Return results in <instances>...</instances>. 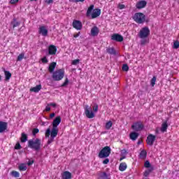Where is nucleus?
Returning a JSON list of instances; mask_svg holds the SVG:
<instances>
[{"label":"nucleus","mask_w":179,"mask_h":179,"mask_svg":"<svg viewBox=\"0 0 179 179\" xmlns=\"http://www.w3.org/2000/svg\"><path fill=\"white\" fill-rule=\"evenodd\" d=\"M118 8L120 9H124L125 8V5H124V4H119Z\"/></svg>","instance_id":"nucleus-50"},{"label":"nucleus","mask_w":179,"mask_h":179,"mask_svg":"<svg viewBox=\"0 0 179 179\" xmlns=\"http://www.w3.org/2000/svg\"><path fill=\"white\" fill-rule=\"evenodd\" d=\"M145 22H149V20H145Z\"/></svg>","instance_id":"nucleus-61"},{"label":"nucleus","mask_w":179,"mask_h":179,"mask_svg":"<svg viewBox=\"0 0 179 179\" xmlns=\"http://www.w3.org/2000/svg\"><path fill=\"white\" fill-rule=\"evenodd\" d=\"M167 128H169V124L167 123V121H165L162 124L161 131L162 132H166L167 131Z\"/></svg>","instance_id":"nucleus-21"},{"label":"nucleus","mask_w":179,"mask_h":179,"mask_svg":"<svg viewBox=\"0 0 179 179\" xmlns=\"http://www.w3.org/2000/svg\"><path fill=\"white\" fill-rule=\"evenodd\" d=\"M130 139H131V141H136V139H138V136H139V133L133 131L130 134Z\"/></svg>","instance_id":"nucleus-22"},{"label":"nucleus","mask_w":179,"mask_h":179,"mask_svg":"<svg viewBox=\"0 0 179 179\" xmlns=\"http://www.w3.org/2000/svg\"><path fill=\"white\" fill-rule=\"evenodd\" d=\"M41 90V85H36L30 89V92H34V93H38Z\"/></svg>","instance_id":"nucleus-23"},{"label":"nucleus","mask_w":179,"mask_h":179,"mask_svg":"<svg viewBox=\"0 0 179 179\" xmlns=\"http://www.w3.org/2000/svg\"><path fill=\"white\" fill-rule=\"evenodd\" d=\"M111 40L117 41V43H122V41H124V36L119 34H113L111 36Z\"/></svg>","instance_id":"nucleus-8"},{"label":"nucleus","mask_w":179,"mask_h":179,"mask_svg":"<svg viewBox=\"0 0 179 179\" xmlns=\"http://www.w3.org/2000/svg\"><path fill=\"white\" fill-rule=\"evenodd\" d=\"M146 156H148V152H146V150H143L140 152V157H141V159H146Z\"/></svg>","instance_id":"nucleus-27"},{"label":"nucleus","mask_w":179,"mask_h":179,"mask_svg":"<svg viewBox=\"0 0 179 179\" xmlns=\"http://www.w3.org/2000/svg\"><path fill=\"white\" fill-rule=\"evenodd\" d=\"M80 61V60L79 59H75V60H73V61L72 62V64H73V65H78V64H79Z\"/></svg>","instance_id":"nucleus-46"},{"label":"nucleus","mask_w":179,"mask_h":179,"mask_svg":"<svg viewBox=\"0 0 179 179\" xmlns=\"http://www.w3.org/2000/svg\"><path fill=\"white\" fill-rule=\"evenodd\" d=\"M155 141H156V136L153 134H150L147 137V143L149 146H153V143H155Z\"/></svg>","instance_id":"nucleus-10"},{"label":"nucleus","mask_w":179,"mask_h":179,"mask_svg":"<svg viewBox=\"0 0 179 179\" xmlns=\"http://www.w3.org/2000/svg\"><path fill=\"white\" fill-rule=\"evenodd\" d=\"M93 111L94 113H97V111H99V105H97V103H95L93 107Z\"/></svg>","instance_id":"nucleus-37"},{"label":"nucleus","mask_w":179,"mask_h":179,"mask_svg":"<svg viewBox=\"0 0 179 179\" xmlns=\"http://www.w3.org/2000/svg\"><path fill=\"white\" fill-rule=\"evenodd\" d=\"M11 176L13 177H15V178H19L20 173H19V172L16 171H13L11 172Z\"/></svg>","instance_id":"nucleus-32"},{"label":"nucleus","mask_w":179,"mask_h":179,"mask_svg":"<svg viewBox=\"0 0 179 179\" xmlns=\"http://www.w3.org/2000/svg\"><path fill=\"white\" fill-rule=\"evenodd\" d=\"M113 127V122L108 121L106 124V129H110Z\"/></svg>","instance_id":"nucleus-33"},{"label":"nucleus","mask_w":179,"mask_h":179,"mask_svg":"<svg viewBox=\"0 0 179 179\" xmlns=\"http://www.w3.org/2000/svg\"><path fill=\"white\" fill-rule=\"evenodd\" d=\"M146 5H148V2H146V1H141L136 4V7L137 9H143V8H145Z\"/></svg>","instance_id":"nucleus-16"},{"label":"nucleus","mask_w":179,"mask_h":179,"mask_svg":"<svg viewBox=\"0 0 179 179\" xmlns=\"http://www.w3.org/2000/svg\"><path fill=\"white\" fill-rule=\"evenodd\" d=\"M146 18V15L143 13H136L133 16V20L136 22V23H138V24H142L145 23V20Z\"/></svg>","instance_id":"nucleus-4"},{"label":"nucleus","mask_w":179,"mask_h":179,"mask_svg":"<svg viewBox=\"0 0 179 179\" xmlns=\"http://www.w3.org/2000/svg\"><path fill=\"white\" fill-rule=\"evenodd\" d=\"M15 149L16 150H20V149H22V145H20V143H17L15 146Z\"/></svg>","instance_id":"nucleus-43"},{"label":"nucleus","mask_w":179,"mask_h":179,"mask_svg":"<svg viewBox=\"0 0 179 179\" xmlns=\"http://www.w3.org/2000/svg\"><path fill=\"white\" fill-rule=\"evenodd\" d=\"M106 52L110 54V55H117V51L114 48H108L106 49Z\"/></svg>","instance_id":"nucleus-20"},{"label":"nucleus","mask_w":179,"mask_h":179,"mask_svg":"<svg viewBox=\"0 0 179 179\" xmlns=\"http://www.w3.org/2000/svg\"><path fill=\"white\" fill-rule=\"evenodd\" d=\"M62 179H71L72 173L69 171H64L62 175Z\"/></svg>","instance_id":"nucleus-18"},{"label":"nucleus","mask_w":179,"mask_h":179,"mask_svg":"<svg viewBox=\"0 0 179 179\" xmlns=\"http://www.w3.org/2000/svg\"><path fill=\"white\" fill-rule=\"evenodd\" d=\"M69 83V80L68 78H66L64 83L62 85V87H65V86H68Z\"/></svg>","instance_id":"nucleus-42"},{"label":"nucleus","mask_w":179,"mask_h":179,"mask_svg":"<svg viewBox=\"0 0 179 179\" xmlns=\"http://www.w3.org/2000/svg\"><path fill=\"white\" fill-rule=\"evenodd\" d=\"M18 169L20 171H26V170H27V166H26L24 164H22L19 166Z\"/></svg>","instance_id":"nucleus-30"},{"label":"nucleus","mask_w":179,"mask_h":179,"mask_svg":"<svg viewBox=\"0 0 179 179\" xmlns=\"http://www.w3.org/2000/svg\"><path fill=\"white\" fill-rule=\"evenodd\" d=\"M61 124V116H57L52 122V129L48 128L45 133V138H50L48 141V145H50L54 142L55 138L58 135V125Z\"/></svg>","instance_id":"nucleus-1"},{"label":"nucleus","mask_w":179,"mask_h":179,"mask_svg":"<svg viewBox=\"0 0 179 179\" xmlns=\"http://www.w3.org/2000/svg\"><path fill=\"white\" fill-rule=\"evenodd\" d=\"M30 1H37V0H30Z\"/></svg>","instance_id":"nucleus-62"},{"label":"nucleus","mask_w":179,"mask_h":179,"mask_svg":"<svg viewBox=\"0 0 179 179\" xmlns=\"http://www.w3.org/2000/svg\"><path fill=\"white\" fill-rule=\"evenodd\" d=\"M144 167H145V169H150V167H152V164H150V162L147 160L144 163Z\"/></svg>","instance_id":"nucleus-34"},{"label":"nucleus","mask_w":179,"mask_h":179,"mask_svg":"<svg viewBox=\"0 0 179 179\" xmlns=\"http://www.w3.org/2000/svg\"><path fill=\"white\" fill-rule=\"evenodd\" d=\"M64 76H65V70L59 69L52 73V78L55 82H59V80L64 79Z\"/></svg>","instance_id":"nucleus-3"},{"label":"nucleus","mask_w":179,"mask_h":179,"mask_svg":"<svg viewBox=\"0 0 179 179\" xmlns=\"http://www.w3.org/2000/svg\"><path fill=\"white\" fill-rule=\"evenodd\" d=\"M110 155H111V148H110V146H106L101 149L98 156L99 159H106V157H108Z\"/></svg>","instance_id":"nucleus-5"},{"label":"nucleus","mask_w":179,"mask_h":179,"mask_svg":"<svg viewBox=\"0 0 179 179\" xmlns=\"http://www.w3.org/2000/svg\"><path fill=\"white\" fill-rule=\"evenodd\" d=\"M99 32H100V30H99V27L96 26L93 27L91 29V35L93 37H96V36H98Z\"/></svg>","instance_id":"nucleus-17"},{"label":"nucleus","mask_w":179,"mask_h":179,"mask_svg":"<svg viewBox=\"0 0 179 179\" xmlns=\"http://www.w3.org/2000/svg\"><path fill=\"white\" fill-rule=\"evenodd\" d=\"M33 163H34V160H32V161H29L28 163H27V164H28V166H31V164H33Z\"/></svg>","instance_id":"nucleus-54"},{"label":"nucleus","mask_w":179,"mask_h":179,"mask_svg":"<svg viewBox=\"0 0 179 179\" xmlns=\"http://www.w3.org/2000/svg\"><path fill=\"white\" fill-rule=\"evenodd\" d=\"M108 179H110V178H108Z\"/></svg>","instance_id":"nucleus-63"},{"label":"nucleus","mask_w":179,"mask_h":179,"mask_svg":"<svg viewBox=\"0 0 179 179\" xmlns=\"http://www.w3.org/2000/svg\"><path fill=\"white\" fill-rule=\"evenodd\" d=\"M150 34V29H149V27H145L140 31L139 37L140 38H146V37H148Z\"/></svg>","instance_id":"nucleus-7"},{"label":"nucleus","mask_w":179,"mask_h":179,"mask_svg":"<svg viewBox=\"0 0 179 179\" xmlns=\"http://www.w3.org/2000/svg\"><path fill=\"white\" fill-rule=\"evenodd\" d=\"M100 177L101 178L108 179V175L106 172H103Z\"/></svg>","instance_id":"nucleus-40"},{"label":"nucleus","mask_w":179,"mask_h":179,"mask_svg":"<svg viewBox=\"0 0 179 179\" xmlns=\"http://www.w3.org/2000/svg\"><path fill=\"white\" fill-rule=\"evenodd\" d=\"M51 110V108H50V106H47L46 107H45V111H50Z\"/></svg>","instance_id":"nucleus-52"},{"label":"nucleus","mask_w":179,"mask_h":179,"mask_svg":"<svg viewBox=\"0 0 179 179\" xmlns=\"http://www.w3.org/2000/svg\"><path fill=\"white\" fill-rule=\"evenodd\" d=\"M127 164L125 162H122L119 166V170L120 171H125L127 170Z\"/></svg>","instance_id":"nucleus-24"},{"label":"nucleus","mask_w":179,"mask_h":179,"mask_svg":"<svg viewBox=\"0 0 179 179\" xmlns=\"http://www.w3.org/2000/svg\"><path fill=\"white\" fill-rule=\"evenodd\" d=\"M4 75L6 76V80H9L12 78V73L8 71L4 70Z\"/></svg>","instance_id":"nucleus-26"},{"label":"nucleus","mask_w":179,"mask_h":179,"mask_svg":"<svg viewBox=\"0 0 179 179\" xmlns=\"http://www.w3.org/2000/svg\"><path fill=\"white\" fill-rule=\"evenodd\" d=\"M38 132H40V130L38 129H37V128H35L32 131V135L34 136H36V135H37V134H38Z\"/></svg>","instance_id":"nucleus-38"},{"label":"nucleus","mask_w":179,"mask_h":179,"mask_svg":"<svg viewBox=\"0 0 179 179\" xmlns=\"http://www.w3.org/2000/svg\"><path fill=\"white\" fill-rule=\"evenodd\" d=\"M108 163H110V159L108 158H106L103 161V164H108Z\"/></svg>","instance_id":"nucleus-47"},{"label":"nucleus","mask_w":179,"mask_h":179,"mask_svg":"<svg viewBox=\"0 0 179 179\" xmlns=\"http://www.w3.org/2000/svg\"><path fill=\"white\" fill-rule=\"evenodd\" d=\"M41 62H43V64H48V59H47V57H44L43 58H42Z\"/></svg>","instance_id":"nucleus-45"},{"label":"nucleus","mask_w":179,"mask_h":179,"mask_svg":"<svg viewBox=\"0 0 179 179\" xmlns=\"http://www.w3.org/2000/svg\"><path fill=\"white\" fill-rule=\"evenodd\" d=\"M141 143H142V141H141V140H140V141H138L137 142V145H141Z\"/></svg>","instance_id":"nucleus-59"},{"label":"nucleus","mask_w":179,"mask_h":179,"mask_svg":"<svg viewBox=\"0 0 179 179\" xmlns=\"http://www.w3.org/2000/svg\"><path fill=\"white\" fill-rule=\"evenodd\" d=\"M17 2H19V0H10V3H11L12 5H15V3H17Z\"/></svg>","instance_id":"nucleus-48"},{"label":"nucleus","mask_w":179,"mask_h":179,"mask_svg":"<svg viewBox=\"0 0 179 179\" xmlns=\"http://www.w3.org/2000/svg\"><path fill=\"white\" fill-rule=\"evenodd\" d=\"M127 157V155H122V157L120 159V161L121 162V160H124V159H125Z\"/></svg>","instance_id":"nucleus-56"},{"label":"nucleus","mask_w":179,"mask_h":179,"mask_svg":"<svg viewBox=\"0 0 179 179\" xmlns=\"http://www.w3.org/2000/svg\"><path fill=\"white\" fill-rule=\"evenodd\" d=\"M45 2L47 3H52V2H54V0H45Z\"/></svg>","instance_id":"nucleus-55"},{"label":"nucleus","mask_w":179,"mask_h":179,"mask_svg":"<svg viewBox=\"0 0 179 179\" xmlns=\"http://www.w3.org/2000/svg\"><path fill=\"white\" fill-rule=\"evenodd\" d=\"M122 71H124V72H128V71H129V66H128V64H123Z\"/></svg>","instance_id":"nucleus-36"},{"label":"nucleus","mask_w":179,"mask_h":179,"mask_svg":"<svg viewBox=\"0 0 179 179\" xmlns=\"http://www.w3.org/2000/svg\"><path fill=\"white\" fill-rule=\"evenodd\" d=\"M73 27L76 30H82V22L80 20H74L73 22Z\"/></svg>","instance_id":"nucleus-11"},{"label":"nucleus","mask_w":179,"mask_h":179,"mask_svg":"<svg viewBox=\"0 0 179 179\" xmlns=\"http://www.w3.org/2000/svg\"><path fill=\"white\" fill-rule=\"evenodd\" d=\"M153 171V167L148 168L144 172V177H148L150 173Z\"/></svg>","instance_id":"nucleus-28"},{"label":"nucleus","mask_w":179,"mask_h":179,"mask_svg":"<svg viewBox=\"0 0 179 179\" xmlns=\"http://www.w3.org/2000/svg\"><path fill=\"white\" fill-rule=\"evenodd\" d=\"M150 85L153 87L156 85V76H153L150 80Z\"/></svg>","instance_id":"nucleus-35"},{"label":"nucleus","mask_w":179,"mask_h":179,"mask_svg":"<svg viewBox=\"0 0 179 179\" xmlns=\"http://www.w3.org/2000/svg\"><path fill=\"white\" fill-rule=\"evenodd\" d=\"M131 128L136 132H139V131H142V129H143V124L141 122H137L131 126Z\"/></svg>","instance_id":"nucleus-9"},{"label":"nucleus","mask_w":179,"mask_h":179,"mask_svg":"<svg viewBox=\"0 0 179 179\" xmlns=\"http://www.w3.org/2000/svg\"><path fill=\"white\" fill-rule=\"evenodd\" d=\"M39 34H41V36H43V37H47L48 36V29L45 28V27L42 26L39 27Z\"/></svg>","instance_id":"nucleus-13"},{"label":"nucleus","mask_w":179,"mask_h":179,"mask_svg":"<svg viewBox=\"0 0 179 179\" xmlns=\"http://www.w3.org/2000/svg\"><path fill=\"white\" fill-rule=\"evenodd\" d=\"M85 114L87 118H94V113L92 110V106L85 105L84 106Z\"/></svg>","instance_id":"nucleus-6"},{"label":"nucleus","mask_w":179,"mask_h":179,"mask_svg":"<svg viewBox=\"0 0 179 179\" xmlns=\"http://www.w3.org/2000/svg\"><path fill=\"white\" fill-rule=\"evenodd\" d=\"M55 66H57V62H52L48 67V71L50 73H54V71L55 70Z\"/></svg>","instance_id":"nucleus-19"},{"label":"nucleus","mask_w":179,"mask_h":179,"mask_svg":"<svg viewBox=\"0 0 179 179\" xmlns=\"http://www.w3.org/2000/svg\"><path fill=\"white\" fill-rule=\"evenodd\" d=\"M80 35V32H78L77 34L73 35V38H78V37H79Z\"/></svg>","instance_id":"nucleus-51"},{"label":"nucleus","mask_w":179,"mask_h":179,"mask_svg":"<svg viewBox=\"0 0 179 179\" xmlns=\"http://www.w3.org/2000/svg\"><path fill=\"white\" fill-rule=\"evenodd\" d=\"M1 80H2V76H0V82H1Z\"/></svg>","instance_id":"nucleus-60"},{"label":"nucleus","mask_w":179,"mask_h":179,"mask_svg":"<svg viewBox=\"0 0 179 179\" xmlns=\"http://www.w3.org/2000/svg\"><path fill=\"white\" fill-rule=\"evenodd\" d=\"M141 44V45H145V44H146V40H142Z\"/></svg>","instance_id":"nucleus-53"},{"label":"nucleus","mask_w":179,"mask_h":179,"mask_svg":"<svg viewBox=\"0 0 179 179\" xmlns=\"http://www.w3.org/2000/svg\"><path fill=\"white\" fill-rule=\"evenodd\" d=\"M11 24H13V28L15 29V27H17V26L20 25V22L16 21V19H13V22H11Z\"/></svg>","instance_id":"nucleus-31"},{"label":"nucleus","mask_w":179,"mask_h":179,"mask_svg":"<svg viewBox=\"0 0 179 179\" xmlns=\"http://www.w3.org/2000/svg\"><path fill=\"white\" fill-rule=\"evenodd\" d=\"M85 0H76V2H84Z\"/></svg>","instance_id":"nucleus-58"},{"label":"nucleus","mask_w":179,"mask_h":179,"mask_svg":"<svg viewBox=\"0 0 179 179\" xmlns=\"http://www.w3.org/2000/svg\"><path fill=\"white\" fill-rule=\"evenodd\" d=\"M49 55H55L57 54V47L54 45H50L48 48Z\"/></svg>","instance_id":"nucleus-14"},{"label":"nucleus","mask_w":179,"mask_h":179,"mask_svg":"<svg viewBox=\"0 0 179 179\" xmlns=\"http://www.w3.org/2000/svg\"><path fill=\"white\" fill-rule=\"evenodd\" d=\"M173 48H175L176 50H177V48H179V41H176L173 43Z\"/></svg>","instance_id":"nucleus-41"},{"label":"nucleus","mask_w":179,"mask_h":179,"mask_svg":"<svg viewBox=\"0 0 179 179\" xmlns=\"http://www.w3.org/2000/svg\"><path fill=\"white\" fill-rule=\"evenodd\" d=\"M48 106H50V107H57V103H48Z\"/></svg>","instance_id":"nucleus-49"},{"label":"nucleus","mask_w":179,"mask_h":179,"mask_svg":"<svg viewBox=\"0 0 179 179\" xmlns=\"http://www.w3.org/2000/svg\"><path fill=\"white\" fill-rule=\"evenodd\" d=\"M28 148L38 152L41 149V140L40 138H32L28 141Z\"/></svg>","instance_id":"nucleus-2"},{"label":"nucleus","mask_w":179,"mask_h":179,"mask_svg":"<svg viewBox=\"0 0 179 179\" xmlns=\"http://www.w3.org/2000/svg\"><path fill=\"white\" fill-rule=\"evenodd\" d=\"M27 141V135L24 133H22L21 134V142L22 143H24Z\"/></svg>","instance_id":"nucleus-29"},{"label":"nucleus","mask_w":179,"mask_h":179,"mask_svg":"<svg viewBox=\"0 0 179 179\" xmlns=\"http://www.w3.org/2000/svg\"><path fill=\"white\" fill-rule=\"evenodd\" d=\"M93 9H94V5H91L87 10V16L89 17L90 16V15H92V12H93Z\"/></svg>","instance_id":"nucleus-25"},{"label":"nucleus","mask_w":179,"mask_h":179,"mask_svg":"<svg viewBox=\"0 0 179 179\" xmlns=\"http://www.w3.org/2000/svg\"><path fill=\"white\" fill-rule=\"evenodd\" d=\"M24 58V53H21L18 55L17 61H22Z\"/></svg>","instance_id":"nucleus-39"},{"label":"nucleus","mask_w":179,"mask_h":179,"mask_svg":"<svg viewBox=\"0 0 179 179\" xmlns=\"http://www.w3.org/2000/svg\"><path fill=\"white\" fill-rule=\"evenodd\" d=\"M101 15V10L100 8L94 9L91 14L92 19H96V17H99Z\"/></svg>","instance_id":"nucleus-12"},{"label":"nucleus","mask_w":179,"mask_h":179,"mask_svg":"<svg viewBox=\"0 0 179 179\" xmlns=\"http://www.w3.org/2000/svg\"><path fill=\"white\" fill-rule=\"evenodd\" d=\"M8 129V122L0 121V134L4 132Z\"/></svg>","instance_id":"nucleus-15"},{"label":"nucleus","mask_w":179,"mask_h":179,"mask_svg":"<svg viewBox=\"0 0 179 179\" xmlns=\"http://www.w3.org/2000/svg\"><path fill=\"white\" fill-rule=\"evenodd\" d=\"M50 118H54V117H55V113H51L50 115Z\"/></svg>","instance_id":"nucleus-57"},{"label":"nucleus","mask_w":179,"mask_h":179,"mask_svg":"<svg viewBox=\"0 0 179 179\" xmlns=\"http://www.w3.org/2000/svg\"><path fill=\"white\" fill-rule=\"evenodd\" d=\"M128 155V151L127 150L123 149L121 150V156H127Z\"/></svg>","instance_id":"nucleus-44"}]
</instances>
